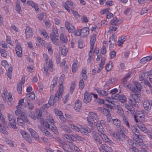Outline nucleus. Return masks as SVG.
I'll return each instance as SVG.
<instances>
[{
  "label": "nucleus",
  "instance_id": "1",
  "mask_svg": "<svg viewBox=\"0 0 152 152\" xmlns=\"http://www.w3.org/2000/svg\"><path fill=\"white\" fill-rule=\"evenodd\" d=\"M64 77L65 75L64 74H62L58 80L60 85L58 86V91L56 93L53 99V96H51L50 97L48 104L50 106L54 104L56 105V103L59 101V98L61 99L62 97V95L64 93V87L63 85Z\"/></svg>",
  "mask_w": 152,
  "mask_h": 152
},
{
  "label": "nucleus",
  "instance_id": "2",
  "mask_svg": "<svg viewBox=\"0 0 152 152\" xmlns=\"http://www.w3.org/2000/svg\"><path fill=\"white\" fill-rule=\"evenodd\" d=\"M47 124H46V127L49 128L56 134H58V132L56 127L54 125V121L53 117L51 115H49L48 117L46 120Z\"/></svg>",
  "mask_w": 152,
  "mask_h": 152
},
{
  "label": "nucleus",
  "instance_id": "3",
  "mask_svg": "<svg viewBox=\"0 0 152 152\" xmlns=\"http://www.w3.org/2000/svg\"><path fill=\"white\" fill-rule=\"evenodd\" d=\"M17 122L18 124L20 126H22L24 125V122H26L28 124H30V122L25 115L21 116L20 117L17 118Z\"/></svg>",
  "mask_w": 152,
  "mask_h": 152
},
{
  "label": "nucleus",
  "instance_id": "4",
  "mask_svg": "<svg viewBox=\"0 0 152 152\" xmlns=\"http://www.w3.org/2000/svg\"><path fill=\"white\" fill-rule=\"evenodd\" d=\"M75 7V4L69 1H68L66 2L64 5V7L69 12H70L69 9H70L72 10H73V8Z\"/></svg>",
  "mask_w": 152,
  "mask_h": 152
},
{
  "label": "nucleus",
  "instance_id": "5",
  "mask_svg": "<svg viewBox=\"0 0 152 152\" xmlns=\"http://www.w3.org/2000/svg\"><path fill=\"white\" fill-rule=\"evenodd\" d=\"M104 121L102 120L100 122H99L96 124V126L98 131L100 133L105 132V130L103 126V125L104 124Z\"/></svg>",
  "mask_w": 152,
  "mask_h": 152
},
{
  "label": "nucleus",
  "instance_id": "6",
  "mask_svg": "<svg viewBox=\"0 0 152 152\" xmlns=\"http://www.w3.org/2000/svg\"><path fill=\"white\" fill-rule=\"evenodd\" d=\"M7 117L9 121V123L11 127L13 129H16V122L13 117L10 114L7 115Z\"/></svg>",
  "mask_w": 152,
  "mask_h": 152
},
{
  "label": "nucleus",
  "instance_id": "7",
  "mask_svg": "<svg viewBox=\"0 0 152 152\" xmlns=\"http://www.w3.org/2000/svg\"><path fill=\"white\" fill-rule=\"evenodd\" d=\"M92 96L91 94L86 91L84 94L83 102L86 104L90 102L92 99Z\"/></svg>",
  "mask_w": 152,
  "mask_h": 152
},
{
  "label": "nucleus",
  "instance_id": "8",
  "mask_svg": "<svg viewBox=\"0 0 152 152\" xmlns=\"http://www.w3.org/2000/svg\"><path fill=\"white\" fill-rule=\"evenodd\" d=\"M116 95H113V98L115 99L118 100L123 103L126 102V98L124 95L119 94Z\"/></svg>",
  "mask_w": 152,
  "mask_h": 152
},
{
  "label": "nucleus",
  "instance_id": "9",
  "mask_svg": "<svg viewBox=\"0 0 152 152\" xmlns=\"http://www.w3.org/2000/svg\"><path fill=\"white\" fill-rule=\"evenodd\" d=\"M43 57L45 60L46 64L48 63V66H53V63L51 59L49 58L48 56L46 54L44 53L43 54Z\"/></svg>",
  "mask_w": 152,
  "mask_h": 152
},
{
  "label": "nucleus",
  "instance_id": "10",
  "mask_svg": "<svg viewBox=\"0 0 152 152\" xmlns=\"http://www.w3.org/2000/svg\"><path fill=\"white\" fill-rule=\"evenodd\" d=\"M65 25L66 27L69 32H73L75 31V28L72 24L68 21H66L65 22Z\"/></svg>",
  "mask_w": 152,
  "mask_h": 152
},
{
  "label": "nucleus",
  "instance_id": "11",
  "mask_svg": "<svg viewBox=\"0 0 152 152\" xmlns=\"http://www.w3.org/2000/svg\"><path fill=\"white\" fill-rule=\"evenodd\" d=\"M25 77L23 76L22 77L21 82H20L17 85V91L18 93L20 94L22 89V85L25 83Z\"/></svg>",
  "mask_w": 152,
  "mask_h": 152
},
{
  "label": "nucleus",
  "instance_id": "12",
  "mask_svg": "<svg viewBox=\"0 0 152 152\" xmlns=\"http://www.w3.org/2000/svg\"><path fill=\"white\" fill-rule=\"evenodd\" d=\"M25 34L26 39L30 38L32 36L33 32L32 30L30 27L27 26L26 27Z\"/></svg>",
  "mask_w": 152,
  "mask_h": 152
},
{
  "label": "nucleus",
  "instance_id": "13",
  "mask_svg": "<svg viewBox=\"0 0 152 152\" xmlns=\"http://www.w3.org/2000/svg\"><path fill=\"white\" fill-rule=\"evenodd\" d=\"M50 38L53 43L57 46H59L60 45L59 40L58 38H56V36L53 34H50Z\"/></svg>",
  "mask_w": 152,
  "mask_h": 152
},
{
  "label": "nucleus",
  "instance_id": "14",
  "mask_svg": "<svg viewBox=\"0 0 152 152\" xmlns=\"http://www.w3.org/2000/svg\"><path fill=\"white\" fill-rule=\"evenodd\" d=\"M115 35L113 34L109 39V43L110 44V49H112L113 48L114 45L115 44Z\"/></svg>",
  "mask_w": 152,
  "mask_h": 152
},
{
  "label": "nucleus",
  "instance_id": "15",
  "mask_svg": "<svg viewBox=\"0 0 152 152\" xmlns=\"http://www.w3.org/2000/svg\"><path fill=\"white\" fill-rule=\"evenodd\" d=\"M28 129L30 132L31 136L34 138L35 140H37L40 142L39 136L37 132L31 128H28Z\"/></svg>",
  "mask_w": 152,
  "mask_h": 152
},
{
  "label": "nucleus",
  "instance_id": "16",
  "mask_svg": "<svg viewBox=\"0 0 152 152\" xmlns=\"http://www.w3.org/2000/svg\"><path fill=\"white\" fill-rule=\"evenodd\" d=\"M71 128L74 130L76 132L80 131L81 132V131L84 130V128H83L82 126L81 125L76 126L73 124H71Z\"/></svg>",
  "mask_w": 152,
  "mask_h": 152
},
{
  "label": "nucleus",
  "instance_id": "17",
  "mask_svg": "<svg viewBox=\"0 0 152 152\" xmlns=\"http://www.w3.org/2000/svg\"><path fill=\"white\" fill-rule=\"evenodd\" d=\"M16 53L19 57H21L22 56V50L20 46L19 45H17L15 48Z\"/></svg>",
  "mask_w": 152,
  "mask_h": 152
},
{
  "label": "nucleus",
  "instance_id": "18",
  "mask_svg": "<svg viewBox=\"0 0 152 152\" xmlns=\"http://www.w3.org/2000/svg\"><path fill=\"white\" fill-rule=\"evenodd\" d=\"M62 136L64 139L67 140L70 143H72L75 141L74 139L72 138L71 135L65 134H63Z\"/></svg>",
  "mask_w": 152,
  "mask_h": 152
},
{
  "label": "nucleus",
  "instance_id": "19",
  "mask_svg": "<svg viewBox=\"0 0 152 152\" xmlns=\"http://www.w3.org/2000/svg\"><path fill=\"white\" fill-rule=\"evenodd\" d=\"M81 36L83 37L86 36L89 33V29L87 27L83 28L81 30Z\"/></svg>",
  "mask_w": 152,
  "mask_h": 152
},
{
  "label": "nucleus",
  "instance_id": "20",
  "mask_svg": "<svg viewBox=\"0 0 152 152\" xmlns=\"http://www.w3.org/2000/svg\"><path fill=\"white\" fill-rule=\"evenodd\" d=\"M22 134L23 137L28 142L30 143H31L32 140L28 134H27L26 132L24 131L22 132Z\"/></svg>",
  "mask_w": 152,
  "mask_h": 152
},
{
  "label": "nucleus",
  "instance_id": "21",
  "mask_svg": "<svg viewBox=\"0 0 152 152\" xmlns=\"http://www.w3.org/2000/svg\"><path fill=\"white\" fill-rule=\"evenodd\" d=\"M35 97V94L33 93L27 94L26 96V101H31L34 100Z\"/></svg>",
  "mask_w": 152,
  "mask_h": 152
},
{
  "label": "nucleus",
  "instance_id": "22",
  "mask_svg": "<svg viewBox=\"0 0 152 152\" xmlns=\"http://www.w3.org/2000/svg\"><path fill=\"white\" fill-rule=\"evenodd\" d=\"M96 37L95 34L93 35L90 39L91 49L93 50L94 48V44L96 41Z\"/></svg>",
  "mask_w": 152,
  "mask_h": 152
},
{
  "label": "nucleus",
  "instance_id": "23",
  "mask_svg": "<svg viewBox=\"0 0 152 152\" xmlns=\"http://www.w3.org/2000/svg\"><path fill=\"white\" fill-rule=\"evenodd\" d=\"M124 106H125L126 108L129 111V113H130L132 115H134L135 111L134 108L132 106L127 104H125Z\"/></svg>",
  "mask_w": 152,
  "mask_h": 152
},
{
  "label": "nucleus",
  "instance_id": "24",
  "mask_svg": "<svg viewBox=\"0 0 152 152\" xmlns=\"http://www.w3.org/2000/svg\"><path fill=\"white\" fill-rule=\"evenodd\" d=\"M143 106L145 110L148 111L150 110L151 107L150 102L148 101L145 100L143 102Z\"/></svg>",
  "mask_w": 152,
  "mask_h": 152
},
{
  "label": "nucleus",
  "instance_id": "25",
  "mask_svg": "<svg viewBox=\"0 0 152 152\" xmlns=\"http://www.w3.org/2000/svg\"><path fill=\"white\" fill-rule=\"evenodd\" d=\"M59 52L63 56H66L68 52L67 48L65 46L60 47L59 48Z\"/></svg>",
  "mask_w": 152,
  "mask_h": 152
},
{
  "label": "nucleus",
  "instance_id": "26",
  "mask_svg": "<svg viewBox=\"0 0 152 152\" xmlns=\"http://www.w3.org/2000/svg\"><path fill=\"white\" fill-rule=\"evenodd\" d=\"M110 23L111 25H114L115 26H118L120 23L119 20H118L117 18L115 17L111 20Z\"/></svg>",
  "mask_w": 152,
  "mask_h": 152
},
{
  "label": "nucleus",
  "instance_id": "27",
  "mask_svg": "<svg viewBox=\"0 0 152 152\" xmlns=\"http://www.w3.org/2000/svg\"><path fill=\"white\" fill-rule=\"evenodd\" d=\"M60 40L63 43L66 44L68 42L67 36L63 33H61L60 34Z\"/></svg>",
  "mask_w": 152,
  "mask_h": 152
},
{
  "label": "nucleus",
  "instance_id": "28",
  "mask_svg": "<svg viewBox=\"0 0 152 152\" xmlns=\"http://www.w3.org/2000/svg\"><path fill=\"white\" fill-rule=\"evenodd\" d=\"M152 59V57L151 56H147L142 58L140 61L141 64H145L148 61L151 60Z\"/></svg>",
  "mask_w": 152,
  "mask_h": 152
},
{
  "label": "nucleus",
  "instance_id": "29",
  "mask_svg": "<svg viewBox=\"0 0 152 152\" xmlns=\"http://www.w3.org/2000/svg\"><path fill=\"white\" fill-rule=\"evenodd\" d=\"M91 114L92 119L94 120V126H95L96 124L99 122L98 116L96 115V113H92Z\"/></svg>",
  "mask_w": 152,
  "mask_h": 152
},
{
  "label": "nucleus",
  "instance_id": "30",
  "mask_svg": "<svg viewBox=\"0 0 152 152\" xmlns=\"http://www.w3.org/2000/svg\"><path fill=\"white\" fill-rule=\"evenodd\" d=\"M127 131V130L125 128H124V127H121V129H120V130L119 131V133L121 135V136L122 137L126 139H127L128 138L127 136L124 134V133Z\"/></svg>",
  "mask_w": 152,
  "mask_h": 152
},
{
  "label": "nucleus",
  "instance_id": "31",
  "mask_svg": "<svg viewBox=\"0 0 152 152\" xmlns=\"http://www.w3.org/2000/svg\"><path fill=\"white\" fill-rule=\"evenodd\" d=\"M99 95L102 96H106L108 95V93L106 92V91L104 90H101L99 88L97 89L96 90Z\"/></svg>",
  "mask_w": 152,
  "mask_h": 152
},
{
  "label": "nucleus",
  "instance_id": "32",
  "mask_svg": "<svg viewBox=\"0 0 152 152\" xmlns=\"http://www.w3.org/2000/svg\"><path fill=\"white\" fill-rule=\"evenodd\" d=\"M138 127L143 132L146 133L148 132V130L147 128L145 127V125L140 123H139L137 124Z\"/></svg>",
  "mask_w": 152,
  "mask_h": 152
},
{
  "label": "nucleus",
  "instance_id": "33",
  "mask_svg": "<svg viewBox=\"0 0 152 152\" xmlns=\"http://www.w3.org/2000/svg\"><path fill=\"white\" fill-rule=\"evenodd\" d=\"M113 120L114 124L118 127H119L120 129H121V127H123V126H121V121L118 119L116 118L115 119H113Z\"/></svg>",
  "mask_w": 152,
  "mask_h": 152
},
{
  "label": "nucleus",
  "instance_id": "34",
  "mask_svg": "<svg viewBox=\"0 0 152 152\" xmlns=\"http://www.w3.org/2000/svg\"><path fill=\"white\" fill-rule=\"evenodd\" d=\"M130 74L128 73L125 77H124L121 80V83L122 84H123L124 86V85L125 84H128V83H126V82L127 80H128V78L130 76Z\"/></svg>",
  "mask_w": 152,
  "mask_h": 152
},
{
  "label": "nucleus",
  "instance_id": "35",
  "mask_svg": "<svg viewBox=\"0 0 152 152\" xmlns=\"http://www.w3.org/2000/svg\"><path fill=\"white\" fill-rule=\"evenodd\" d=\"M93 137L96 142L99 144L102 143V142L99 137V134L97 133H95L94 134Z\"/></svg>",
  "mask_w": 152,
  "mask_h": 152
},
{
  "label": "nucleus",
  "instance_id": "36",
  "mask_svg": "<svg viewBox=\"0 0 152 152\" xmlns=\"http://www.w3.org/2000/svg\"><path fill=\"white\" fill-rule=\"evenodd\" d=\"M101 148L107 152H111L112 151L111 148L107 146L106 144H102Z\"/></svg>",
  "mask_w": 152,
  "mask_h": 152
},
{
  "label": "nucleus",
  "instance_id": "37",
  "mask_svg": "<svg viewBox=\"0 0 152 152\" xmlns=\"http://www.w3.org/2000/svg\"><path fill=\"white\" fill-rule=\"evenodd\" d=\"M87 121L88 122L89 125L91 127L93 126L94 125V120L92 119L91 117V114H90V115L87 117Z\"/></svg>",
  "mask_w": 152,
  "mask_h": 152
},
{
  "label": "nucleus",
  "instance_id": "38",
  "mask_svg": "<svg viewBox=\"0 0 152 152\" xmlns=\"http://www.w3.org/2000/svg\"><path fill=\"white\" fill-rule=\"evenodd\" d=\"M44 69L45 72L46 73V75H47L48 76H49L48 72H52L53 71V67H44Z\"/></svg>",
  "mask_w": 152,
  "mask_h": 152
},
{
  "label": "nucleus",
  "instance_id": "39",
  "mask_svg": "<svg viewBox=\"0 0 152 152\" xmlns=\"http://www.w3.org/2000/svg\"><path fill=\"white\" fill-rule=\"evenodd\" d=\"M81 102L79 100H77L75 104V110L80 109L81 107Z\"/></svg>",
  "mask_w": 152,
  "mask_h": 152
},
{
  "label": "nucleus",
  "instance_id": "40",
  "mask_svg": "<svg viewBox=\"0 0 152 152\" xmlns=\"http://www.w3.org/2000/svg\"><path fill=\"white\" fill-rule=\"evenodd\" d=\"M133 83L139 91H141L142 86L140 83L137 81H134L133 82Z\"/></svg>",
  "mask_w": 152,
  "mask_h": 152
},
{
  "label": "nucleus",
  "instance_id": "41",
  "mask_svg": "<svg viewBox=\"0 0 152 152\" xmlns=\"http://www.w3.org/2000/svg\"><path fill=\"white\" fill-rule=\"evenodd\" d=\"M124 86L128 88L133 93L137 90L136 89L134 88L132 85L130 84H125L124 85Z\"/></svg>",
  "mask_w": 152,
  "mask_h": 152
},
{
  "label": "nucleus",
  "instance_id": "42",
  "mask_svg": "<svg viewBox=\"0 0 152 152\" xmlns=\"http://www.w3.org/2000/svg\"><path fill=\"white\" fill-rule=\"evenodd\" d=\"M99 108V110L105 115L110 113V111L109 109L102 108L101 107H100Z\"/></svg>",
  "mask_w": 152,
  "mask_h": 152
},
{
  "label": "nucleus",
  "instance_id": "43",
  "mask_svg": "<svg viewBox=\"0 0 152 152\" xmlns=\"http://www.w3.org/2000/svg\"><path fill=\"white\" fill-rule=\"evenodd\" d=\"M9 96L8 98V104L9 105L12 106L13 104L14 101L12 97V96L10 95V94H9Z\"/></svg>",
  "mask_w": 152,
  "mask_h": 152
},
{
  "label": "nucleus",
  "instance_id": "44",
  "mask_svg": "<svg viewBox=\"0 0 152 152\" xmlns=\"http://www.w3.org/2000/svg\"><path fill=\"white\" fill-rule=\"evenodd\" d=\"M7 92L6 90L4 89L3 91L2 94V96L4 102H6L7 101L6 97L7 95Z\"/></svg>",
  "mask_w": 152,
  "mask_h": 152
},
{
  "label": "nucleus",
  "instance_id": "45",
  "mask_svg": "<svg viewBox=\"0 0 152 152\" xmlns=\"http://www.w3.org/2000/svg\"><path fill=\"white\" fill-rule=\"evenodd\" d=\"M113 135L115 138L117 139L118 140L120 141H123V139L119 134L115 133L113 134Z\"/></svg>",
  "mask_w": 152,
  "mask_h": 152
},
{
  "label": "nucleus",
  "instance_id": "46",
  "mask_svg": "<svg viewBox=\"0 0 152 152\" xmlns=\"http://www.w3.org/2000/svg\"><path fill=\"white\" fill-rule=\"evenodd\" d=\"M126 38V36H122L120 38H119L118 39V42L121 44L119 45L120 46L122 44L123 42L125 41Z\"/></svg>",
  "mask_w": 152,
  "mask_h": 152
},
{
  "label": "nucleus",
  "instance_id": "47",
  "mask_svg": "<svg viewBox=\"0 0 152 152\" xmlns=\"http://www.w3.org/2000/svg\"><path fill=\"white\" fill-rule=\"evenodd\" d=\"M12 67H9V69H8L7 73V75L10 79L11 78V75L12 74Z\"/></svg>",
  "mask_w": 152,
  "mask_h": 152
},
{
  "label": "nucleus",
  "instance_id": "48",
  "mask_svg": "<svg viewBox=\"0 0 152 152\" xmlns=\"http://www.w3.org/2000/svg\"><path fill=\"white\" fill-rule=\"evenodd\" d=\"M131 129L132 132L135 134L136 136L139 134H140L139 130L134 127H132Z\"/></svg>",
  "mask_w": 152,
  "mask_h": 152
},
{
  "label": "nucleus",
  "instance_id": "49",
  "mask_svg": "<svg viewBox=\"0 0 152 152\" xmlns=\"http://www.w3.org/2000/svg\"><path fill=\"white\" fill-rule=\"evenodd\" d=\"M15 10L18 12H19L21 10L20 6V1H18L16 3Z\"/></svg>",
  "mask_w": 152,
  "mask_h": 152
},
{
  "label": "nucleus",
  "instance_id": "50",
  "mask_svg": "<svg viewBox=\"0 0 152 152\" xmlns=\"http://www.w3.org/2000/svg\"><path fill=\"white\" fill-rule=\"evenodd\" d=\"M26 103L27 104V107L29 109L32 110L34 109V105L31 101H26Z\"/></svg>",
  "mask_w": 152,
  "mask_h": 152
},
{
  "label": "nucleus",
  "instance_id": "51",
  "mask_svg": "<svg viewBox=\"0 0 152 152\" xmlns=\"http://www.w3.org/2000/svg\"><path fill=\"white\" fill-rule=\"evenodd\" d=\"M42 115V112L40 110H38L35 111V116H36V118H39Z\"/></svg>",
  "mask_w": 152,
  "mask_h": 152
},
{
  "label": "nucleus",
  "instance_id": "52",
  "mask_svg": "<svg viewBox=\"0 0 152 152\" xmlns=\"http://www.w3.org/2000/svg\"><path fill=\"white\" fill-rule=\"evenodd\" d=\"M116 107L118 110L117 113L121 115L124 114V112L122 107L119 105H117Z\"/></svg>",
  "mask_w": 152,
  "mask_h": 152
},
{
  "label": "nucleus",
  "instance_id": "53",
  "mask_svg": "<svg viewBox=\"0 0 152 152\" xmlns=\"http://www.w3.org/2000/svg\"><path fill=\"white\" fill-rule=\"evenodd\" d=\"M46 17V13L45 12H43L42 14H39L38 15V18L40 20H42L44 18H45Z\"/></svg>",
  "mask_w": 152,
  "mask_h": 152
},
{
  "label": "nucleus",
  "instance_id": "54",
  "mask_svg": "<svg viewBox=\"0 0 152 152\" xmlns=\"http://www.w3.org/2000/svg\"><path fill=\"white\" fill-rule=\"evenodd\" d=\"M61 128L66 132L70 133L72 132V130L69 128L67 127V126H65L64 125L61 126Z\"/></svg>",
  "mask_w": 152,
  "mask_h": 152
},
{
  "label": "nucleus",
  "instance_id": "55",
  "mask_svg": "<svg viewBox=\"0 0 152 152\" xmlns=\"http://www.w3.org/2000/svg\"><path fill=\"white\" fill-rule=\"evenodd\" d=\"M52 45L51 44H48L47 47V48L48 49V52L51 55L53 53V50L52 49Z\"/></svg>",
  "mask_w": 152,
  "mask_h": 152
},
{
  "label": "nucleus",
  "instance_id": "56",
  "mask_svg": "<svg viewBox=\"0 0 152 152\" xmlns=\"http://www.w3.org/2000/svg\"><path fill=\"white\" fill-rule=\"evenodd\" d=\"M75 87V82H72L71 85L70 89V92L71 94H72Z\"/></svg>",
  "mask_w": 152,
  "mask_h": 152
},
{
  "label": "nucleus",
  "instance_id": "57",
  "mask_svg": "<svg viewBox=\"0 0 152 152\" xmlns=\"http://www.w3.org/2000/svg\"><path fill=\"white\" fill-rule=\"evenodd\" d=\"M15 113L18 116V117H21V116H23V115H24V113L22 112L21 111L19 110V109H18L16 110L15 111Z\"/></svg>",
  "mask_w": 152,
  "mask_h": 152
},
{
  "label": "nucleus",
  "instance_id": "58",
  "mask_svg": "<svg viewBox=\"0 0 152 152\" xmlns=\"http://www.w3.org/2000/svg\"><path fill=\"white\" fill-rule=\"evenodd\" d=\"M112 105L110 104H107V103H106V104H105V105L106 106V107L107 109H109L111 111L112 109L113 108V107H115V104L112 102V103H111Z\"/></svg>",
  "mask_w": 152,
  "mask_h": 152
},
{
  "label": "nucleus",
  "instance_id": "59",
  "mask_svg": "<svg viewBox=\"0 0 152 152\" xmlns=\"http://www.w3.org/2000/svg\"><path fill=\"white\" fill-rule=\"evenodd\" d=\"M93 50L91 49L89 53V57L88 59V61L90 62L92 59V56L94 54V52H92Z\"/></svg>",
  "mask_w": 152,
  "mask_h": 152
},
{
  "label": "nucleus",
  "instance_id": "60",
  "mask_svg": "<svg viewBox=\"0 0 152 152\" xmlns=\"http://www.w3.org/2000/svg\"><path fill=\"white\" fill-rule=\"evenodd\" d=\"M71 136H72L73 137H74L75 138L77 139L78 140H80L81 141L82 140L83 138L82 137L79 136V135L75 134H71Z\"/></svg>",
  "mask_w": 152,
  "mask_h": 152
},
{
  "label": "nucleus",
  "instance_id": "61",
  "mask_svg": "<svg viewBox=\"0 0 152 152\" xmlns=\"http://www.w3.org/2000/svg\"><path fill=\"white\" fill-rule=\"evenodd\" d=\"M71 11L75 17L76 18L78 19L80 18V15L76 11L74 10H73Z\"/></svg>",
  "mask_w": 152,
  "mask_h": 152
},
{
  "label": "nucleus",
  "instance_id": "62",
  "mask_svg": "<svg viewBox=\"0 0 152 152\" xmlns=\"http://www.w3.org/2000/svg\"><path fill=\"white\" fill-rule=\"evenodd\" d=\"M41 139L43 140L44 142L47 145L50 146V142L46 138L42 137L41 138Z\"/></svg>",
  "mask_w": 152,
  "mask_h": 152
},
{
  "label": "nucleus",
  "instance_id": "63",
  "mask_svg": "<svg viewBox=\"0 0 152 152\" xmlns=\"http://www.w3.org/2000/svg\"><path fill=\"white\" fill-rule=\"evenodd\" d=\"M81 74L84 80H86L87 78V76L86 75V70H82V71Z\"/></svg>",
  "mask_w": 152,
  "mask_h": 152
},
{
  "label": "nucleus",
  "instance_id": "64",
  "mask_svg": "<svg viewBox=\"0 0 152 152\" xmlns=\"http://www.w3.org/2000/svg\"><path fill=\"white\" fill-rule=\"evenodd\" d=\"M0 53L1 56L4 57H5L7 56V54L6 53L5 50L3 49H0Z\"/></svg>",
  "mask_w": 152,
  "mask_h": 152
}]
</instances>
